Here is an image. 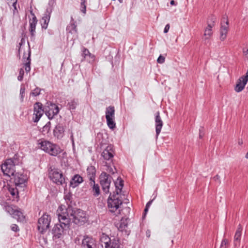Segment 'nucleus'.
<instances>
[{"label": "nucleus", "mask_w": 248, "mask_h": 248, "mask_svg": "<svg viewBox=\"0 0 248 248\" xmlns=\"http://www.w3.org/2000/svg\"><path fill=\"white\" fill-rule=\"evenodd\" d=\"M61 213H65V217L69 219L70 224L73 222L76 224L82 225L87 221L86 213L79 209L74 210L72 207L66 208L63 205L59 206Z\"/></svg>", "instance_id": "f257e3e1"}, {"label": "nucleus", "mask_w": 248, "mask_h": 248, "mask_svg": "<svg viewBox=\"0 0 248 248\" xmlns=\"http://www.w3.org/2000/svg\"><path fill=\"white\" fill-rule=\"evenodd\" d=\"M65 213H61V209H57V215L59 223L55 224L52 230L54 239L61 238L69 229L70 220L65 217Z\"/></svg>", "instance_id": "f03ea898"}, {"label": "nucleus", "mask_w": 248, "mask_h": 248, "mask_svg": "<svg viewBox=\"0 0 248 248\" xmlns=\"http://www.w3.org/2000/svg\"><path fill=\"white\" fill-rule=\"evenodd\" d=\"M19 164L17 155H15L13 158L7 159L1 165V169L3 174L10 177L15 173V166Z\"/></svg>", "instance_id": "7ed1b4c3"}, {"label": "nucleus", "mask_w": 248, "mask_h": 248, "mask_svg": "<svg viewBox=\"0 0 248 248\" xmlns=\"http://www.w3.org/2000/svg\"><path fill=\"white\" fill-rule=\"evenodd\" d=\"M123 203L120 196L117 195L115 192H114L113 195L110 194V195L108 199V205L111 212H115L117 210L118 213L120 214V205Z\"/></svg>", "instance_id": "20e7f679"}, {"label": "nucleus", "mask_w": 248, "mask_h": 248, "mask_svg": "<svg viewBox=\"0 0 248 248\" xmlns=\"http://www.w3.org/2000/svg\"><path fill=\"white\" fill-rule=\"evenodd\" d=\"M39 144L40 145L41 149L51 155L56 156L61 152V150L58 146L48 141L43 140Z\"/></svg>", "instance_id": "39448f33"}, {"label": "nucleus", "mask_w": 248, "mask_h": 248, "mask_svg": "<svg viewBox=\"0 0 248 248\" xmlns=\"http://www.w3.org/2000/svg\"><path fill=\"white\" fill-rule=\"evenodd\" d=\"M50 179L57 185H62L65 183V179L62 172L57 169L50 168L49 171Z\"/></svg>", "instance_id": "423d86ee"}, {"label": "nucleus", "mask_w": 248, "mask_h": 248, "mask_svg": "<svg viewBox=\"0 0 248 248\" xmlns=\"http://www.w3.org/2000/svg\"><path fill=\"white\" fill-rule=\"evenodd\" d=\"M51 217L46 214H44L38 221V230L41 232L44 233L49 227Z\"/></svg>", "instance_id": "0eeeda50"}, {"label": "nucleus", "mask_w": 248, "mask_h": 248, "mask_svg": "<svg viewBox=\"0 0 248 248\" xmlns=\"http://www.w3.org/2000/svg\"><path fill=\"white\" fill-rule=\"evenodd\" d=\"M111 182V177L107 172H103L100 176V182L102 190L105 193L109 192V187Z\"/></svg>", "instance_id": "6e6552de"}, {"label": "nucleus", "mask_w": 248, "mask_h": 248, "mask_svg": "<svg viewBox=\"0 0 248 248\" xmlns=\"http://www.w3.org/2000/svg\"><path fill=\"white\" fill-rule=\"evenodd\" d=\"M5 210L18 221H21L24 219V216L20 209L16 206L7 205L5 206Z\"/></svg>", "instance_id": "1a4fd4ad"}, {"label": "nucleus", "mask_w": 248, "mask_h": 248, "mask_svg": "<svg viewBox=\"0 0 248 248\" xmlns=\"http://www.w3.org/2000/svg\"><path fill=\"white\" fill-rule=\"evenodd\" d=\"M59 112V107L54 103H47L45 108V112L49 119H52Z\"/></svg>", "instance_id": "9d476101"}, {"label": "nucleus", "mask_w": 248, "mask_h": 248, "mask_svg": "<svg viewBox=\"0 0 248 248\" xmlns=\"http://www.w3.org/2000/svg\"><path fill=\"white\" fill-rule=\"evenodd\" d=\"M10 181L13 182L15 184V186H22V185H25L26 181V176L22 173H15L10 177Z\"/></svg>", "instance_id": "9b49d317"}, {"label": "nucleus", "mask_w": 248, "mask_h": 248, "mask_svg": "<svg viewBox=\"0 0 248 248\" xmlns=\"http://www.w3.org/2000/svg\"><path fill=\"white\" fill-rule=\"evenodd\" d=\"M227 18V17L224 16L221 23L219 38L221 41L226 39L229 30V21Z\"/></svg>", "instance_id": "f8f14e48"}, {"label": "nucleus", "mask_w": 248, "mask_h": 248, "mask_svg": "<svg viewBox=\"0 0 248 248\" xmlns=\"http://www.w3.org/2000/svg\"><path fill=\"white\" fill-rule=\"evenodd\" d=\"M44 112H45V109L42 108V104L40 102L35 103L34 105L33 116H35V118L33 117V122H38Z\"/></svg>", "instance_id": "ddd939ff"}, {"label": "nucleus", "mask_w": 248, "mask_h": 248, "mask_svg": "<svg viewBox=\"0 0 248 248\" xmlns=\"http://www.w3.org/2000/svg\"><path fill=\"white\" fill-rule=\"evenodd\" d=\"M82 246L83 248H96V241L92 237L85 236L82 240Z\"/></svg>", "instance_id": "4468645a"}, {"label": "nucleus", "mask_w": 248, "mask_h": 248, "mask_svg": "<svg viewBox=\"0 0 248 248\" xmlns=\"http://www.w3.org/2000/svg\"><path fill=\"white\" fill-rule=\"evenodd\" d=\"M155 132H156V137L157 138L159 135L161 129L162 128L163 123L160 116V113L157 111L155 113Z\"/></svg>", "instance_id": "2eb2a0df"}, {"label": "nucleus", "mask_w": 248, "mask_h": 248, "mask_svg": "<svg viewBox=\"0 0 248 248\" xmlns=\"http://www.w3.org/2000/svg\"><path fill=\"white\" fill-rule=\"evenodd\" d=\"M31 14L32 16V19H30L29 21L30 23V29L29 31L31 33V37H34L35 35V29H36V25L37 23V19L35 16L34 14H33L32 12H31Z\"/></svg>", "instance_id": "dca6fc26"}, {"label": "nucleus", "mask_w": 248, "mask_h": 248, "mask_svg": "<svg viewBox=\"0 0 248 248\" xmlns=\"http://www.w3.org/2000/svg\"><path fill=\"white\" fill-rule=\"evenodd\" d=\"M101 156L105 160H109L113 157V150L111 145L108 146L101 154Z\"/></svg>", "instance_id": "f3484780"}, {"label": "nucleus", "mask_w": 248, "mask_h": 248, "mask_svg": "<svg viewBox=\"0 0 248 248\" xmlns=\"http://www.w3.org/2000/svg\"><path fill=\"white\" fill-rule=\"evenodd\" d=\"M242 230V227L241 225H239L234 237L233 244L235 247H239L240 246Z\"/></svg>", "instance_id": "a211bd4d"}, {"label": "nucleus", "mask_w": 248, "mask_h": 248, "mask_svg": "<svg viewBox=\"0 0 248 248\" xmlns=\"http://www.w3.org/2000/svg\"><path fill=\"white\" fill-rule=\"evenodd\" d=\"M83 181V178L78 174L75 175L70 181V186L73 188L78 186Z\"/></svg>", "instance_id": "6ab92c4d"}, {"label": "nucleus", "mask_w": 248, "mask_h": 248, "mask_svg": "<svg viewBox=\"0 0 248 248\" xmlns=\"http://www.w3.org/2000/svg\"><path fill=\"white\" fill-rule=\"evenodd\" d=\"M50 12L47 10L44 16L42 17L40 22L43 29H46L47 28L50 17Z\"/></svg>", "instance_id": "aec40b11"}, {"label": "nucleus", "mask_w": 248, "mask_h": 248, "mask_svg": "<svg viewBox=\"0 0 248 248\" xmlns=\"http://www.w3.org/2000/svg\"><path fill=\"white\" fill-rule=\"evenodd\" d=\"M27 57L26 58V54H24L23 55V59L25 64V69L26 72H29L31 70V50L29 49L28 53L27 54Z\"/></svg>", "instance_id": "412c9836"}, {"label": "nucleus", "mask_w": 248, "mask_h": 248, "mask_svg": "<svg viewBox=\"0 0 248 248\" xmlns=\"http://www.w3.org/2000/svg\"><path fill=\"white\" fill-rule=\"evenodd\" d=\"M247 83V80L246 79L244 80L243 78H240L237 81L235 91L237 93L241 92L244 89Z\"/></svg>", "instance_id": "4be33fe9"}, {"label": "nucleus", "mask_w": 248, "mask_h": 248, "mask_svg": "<svg viewBox=\"0 0 248 248\" xmlns=\"http://www.w3.org/2000/svg\"><path fill=\"white\" fill-rule=\"evenodd\" d=\"M96 170L94 166H90L87 169V173L88 177L89 178L90 182L94 181L95 177Z\"/></svg>", "instance_id": "5701e85b"}, {"label": "nucleus", "mask_w": 248, "mask_h": 248, "mask_svg": "<svg viewBox=\"0 0 248 248\" xmlns=\"http://www.w3.org/2000/svg\"><path fill=\"white\" fill-rule=\"evenodd\" d=\"M108 245L105 246V248H120V240L118 238H113L108 243Z\"/></svg>", "instance_id": "b1692460"}, {"label": "nucleus", "mask_w": 248, "mask_h": 248, "mask_svg": "<svg viewBox=\"0 0 248 248\" xmlns=\"http://www.w3.org/2000/svg\"><path fill=\"white\" fill-rule=\"evenodd\" d=\"M63 132L64 128L63 126L61 124L57 125L54 129V135L58 138H61L62 137Z\"/></svg>", "instance_id": "393cba45"}, {"label": "nucleus", "mask_w": 248, "mask_h": 248, "mask_svg": "<svg viewBox=\"0 0 248 248\" xmlns=\"http://www.w3.org/2000/svg\"><path fill=\"white\" fill-rule=\"evenodd\" d=\"M115 108L113 106H109L107 108L106 110V118H114Z\"/></svg>", "instance_id": "a878e982"}, {"label": "nucleus", "mask_w": 248, "mask_h": 248, "mask_svg": "<svg viewBox=\"0 0 248 248\" xmlns=\"http://www.w3.org/2000/svg\"><path fill=\"white\" fill-rule=\"evenodd\" d=\"M115 186L116 188L115 193L118 195L121 192L122 189L124 186L123 181L121 179L118 178L117 181L115 182Z\"/></svg>", "instance_id": "bb28decb"}, {"label": "nucleus", "mask_w": 248, "mask_h": 248, "mask_svg": "<svg viewBox=\"0 0 248 248\" xmlns=\"http://www.w3.org/2000/svg\"><path fill=\"white\" fill-rule=\"evenodd\" d=\"M111 238H110L108 235L102 233L100 236V242L101 243V245L102 247H105V246L108 244V242H110Z\"/></svg>", "instance_id": "cd10ccee"}, {"label": "nucleus", "mask_w": 248, "mask_h": 248, "mask_svg": "<svg viewBox=\"0 0 248 248\" xmlns=\"http://www.w3.org/2000/svg\"><path fill=\"white\" fill-rule=\"evenodd\" d=\"M91 186H93V195L95 196H97L100 194V188L98 185H95V181H93L90 182Z\"/></svg>", "instance_id": "c85d7f7f"}, {"label": "nucleus", "mask_w": 248, "mask_h": 248, "mask_svg": "<svg viewBox=\"0 0 248 248\" xmlns=\"http://www.w3.org/2000/svg\"><path fill=\"white\" fill-rule=\"evenodd\" d=\"M127 218H122L120 222L119 226L118 228L119 231H123L125 230V228L127 227Z\"/></svg>", "instance_id": "c756f323"}, {"label": "nucleus", "mask_w": 248, "mask_h": 248, "mask_svg": "<svg viewBox=\"0 0 248 248\" xmlns=\"http://www.w3.org/2000/svg\"><path fill=\"white\" fill-rule=\"evenodd\" d=\"M76 27L75 23H71L67 27L66 31L68 33L76 34L77 32Z\"/></svg>", "instance_id": "7c9ffc66"}, {"label": "nucleus", "mask_w": 248, "mask_h": 248, "mask_svg": "<svg viewBox=\"0 0 248 248\" xmlns=\"http://www.w3.org/2000/svg\"><path fill=\"white\" fill-rule=\"evenodd\" d=\"M8 186L9 192L13 197H15L18 194V190L16 186H15V185L13 186L8 185Z\"/></svg>", "instance_id": "2f4dec72"}, {"label": "nucleus", "mask_w": 248, "mask_h": 248, "mask_svg": "<svg viewBox=\"0 0 248 248\" xmlns=\"http://www.w3.org/2000/svg\"><path fill=\"white\" fill-rule=\"evenodd\" d=\"M212 28H210L209 27L207 26L204 31V40H208L209 39V38L211 37V36L212 34Z\"/></svg>", "instance_id": "473e14b6"}, {"label": "nucleus", "mask_w": 248, "mask_h": 248, "mask_svg": "<svg viewBox=\"0 0 248 248\" xmlns=\"http://www.w3.org/2000/svg\"><path fill=\"white\" fill-rule=\"evenodd\" d=\"M72 195L70 192H68L64 195V198L68 205L67 207L69 206L72 207Z\"/></svg>", "instance_id": "72a5a7b5"}, {"label": "nucleus", "mask_w": 248, "mask_h": 248, "mask_svg": "<svg viewBox=\"0 0 248 248\" xmlns=\"http://www.w3.org/2000/svg\"><path fill=\"white\" fill-rule=\"evenodd\" d=\"M114 118H106L107 125L110 129H113L116 127V124L114 121Z\"/></svg>", "instance_id": "f704fd0d"}, {"label": "nucleus", "mask_w": 248, "mask_h": 248, "mask_svg": "<svg viewBox=\"0 0 248 248\" xmlns=\"http://www.w3.org/2000/svg\"><path fill=\"white\" fill-rule=\"evenodd\" d=\"M77 105H78V100L73 99V100H71L68 103L67 105H68L69 109H74L76 108Z\"/></svg>", "instance_id": "c9c22d12"}, {"label": "nucleus", "mask_w": 248, "mask_h": 248, "mask_svg": "<svg viewBox=\"0 0 248 248\" xmlns=\"http://www.w3.org/2000/svg\"><path fill=\"white\" fill-rule=\"evenodd\" d=\"M215 20L216 18L214 16H210L207 20V26L213 28L215 26Z\"/></svg>", "instance_id": "e433bc0d"}, {"label": "nucleus", "mask_w": 248, "mask_h": 248, "mask_svg": "<svg viewBox=\"0 0 248 248\" xmlns=\"http://www.w3.org/2000/svg\"><path fill=\"white\" fill-rule=\"evenodd\" d=\"M51 123L50 122H47L42 128V132L45 133H48L50 129Z\"/></svg>", "instance_id": "4c0bfd02"}, {"label": "nucleus", "mask_w": 248, "mask_h": 248, "mask_svg": "<svg viewBox=\"0 0 248 248\" xmlns=\"http://www.w3.org/2000/svg\"><path fill=\"white\" fill-rule=\"evenodd\" d=\"M86 0H81L80 11L84 14H86V6L85 4Z\"/></svg>", "instance_id": "58836bf2"}, {"label": "nucleus", "mask_w": 248, "mask_h": 248, "mask_svg": "<svg viewBox=\"0 0 248 248\" xmlns=\"http://www.w3.org/2000/svg\"><path fill=\"white\" fill-rule=\"evenodd\" d=\"M82 55L85 59H88V56H91V53L89 50L85 47L83 48Z\"/></svg>", "instance_id": "ea45409f"}, {"label": "nucleus", "mask_w": 248, "mask_h": 248, "mask_svg": "<svg viewBox=\"0 0 248 248\" xmlns=\"http://www.w3.org/2000/svg\"><path fill=\"white\" fill-rule=\"evenodd\" d=\"M107 171H108V172L111 173V174H114L116 169L115 167H112L110 166H107Z\"/></svg>", "instance_id": "a19ab883"}, {"label": "nucleus", "mask_w": 248, "mask_h": 248, "mask_svg": "<svg viewBox=\"0 0 248 248\" xmlns=\"http://www.w3.org/2000/svg\"><path fill=\"white\" fill-rule=\"evenodd\" d=\"M228 244V241L227 239L224 238L222 240L221 243L220 248H227V246Z\"/></svg>", "instance_id": "79ce46f5"}, {"label": "nucleus", "mask_w": 248, "mask_h": 248, "mask_svg": "<svg viewBox=\"0 0 248 248\" xmlns=\"http://www.w3.org/2000/svg\"><path fill=\"white\" fill-rule=\"evenodd\" d=\"M41 90L39 88H36L34 90L32 91L31 92V94L32 95L36 96L38 95L40 93Z\"/></svg>", "instance_id": "37998d69"}, {"label": "nucleus", "mask_w": 248, "mask_h": 248, "mask_svg": "<svg viewBox=\"0 0 248 248\" xmlns=\"http://www.w3.org/2000/svg\"><path fill=\"white\" fill-rule=\"evenodd\" d=\"M19 76L17 77V79L19 81H21L23 79L24 71L23 68H20L19 72Z\"/></svg>", "instance_id": "c03bdc74"}, {"label": "nucleus", "mask_w": 248, "mask_h": 248, "mask_svg": "<svg viewBox=\"0 0 248 248\" xmlns=\"http://www.w3.org/2000/svg\"><path fill=\"white\" fill-rule=\"evenodd\" d=\"M157 62L159 63H163L165 62V57L162 55H160L157 59Z\"/></svg>", "instance_id": "a18cd8bd"}, {"label": "nucleus", "mask_w": 248, "mask_h": 248, "mask_svg": "<svg viewBox=\"0 0 248 248\" xmlns=\"http://www.w3.org/2000/svg\"><path fill=\"white\" fill-rule=\"evenodd\" d=\"M16 3L14 4H11V5L12 6V7L14 8L13 10V14L16 15V14L18 13V10L16 6Z\"/></svg>", "instance_id": "49530a36"}, {"label": "nucleus", "mask_w": 248, "mask_h": 248, "mask_svg": "<svg viewBox=\"0 0 248 248\" xmlns=\"http://www.w3.org/2000/svg\"><path fill=\"white\" fill-rule=\"evenodd\" d=\"M11 229L14 232H17L19 230L18 227L16 224H13L11 226Z\"/></svg>", "instance_id": "de8ad7c7"}, {"label": "nucleus", "mask_w": 248, "mask_h": 248, "mask_svg": "<svg viewBox=\"0 0 248 248\" xmlns=\"http://www.w3.org/2000/svg\"><path fill=\"white\" fill-rule=\"evenodd\" d=\"M17 0H7V3L9 6H11V4H14L16 3H17Z\"/></svg>", "instance_id": "09e8293b"}, {"label": "nucleus", "mask_w": 248, "mask_h": 248, "mask_svg": "<svg viewBox=\"0 0 248 248\" xmlns=\"http://www.w3.org/2000/svg\"><path fill=\"white\" fill-rule=\"evenodd\" d=\"M170 29V25L169 24H167L164 28V33H167Z\"/></svg>", "instance_id": "8fccbe9b"}, {"label": "nucleus", "mask_w": 248, "mask_h": 248, "mask_svg": "<svg viewBox=\"0 0 248 248\" xmlns=\"http://www.w3.org/2000/svg\"><path fill=\"white\" fill-rule=\"evenodd\" d=\"M155 197L153 200H150V201H149V202L147 203V204H146V206H147V207H149H149H150V205L152 204V202H153V201L154 200V199H155Z\"/></svg>", "instance_id": "3c124183"}, {"label": "nucleus", "mask_w": 248, "mask_h": 248, "mask_svg": "<svg viewBox=\"0 0 248 248\" xmlns=\"http://www.w3.org/2000/svg\"><path fill=\"white\" fill-rule=\"evenodd\" d=\"M241 78H243L244 80H245L246 79L247 81H248V70L246 74V75L245 76H242Z\"/></svg>", "instance_id": "603ef678"}, {"label": "nucleus", "mask_w": 248, "mask_h": 248, "mask_svg": "<svg viewBox=\"0 0 248 248\" xmlns=\"http://www.w3.org/2000/svg\"><path fill=\"white\" fill-rule=\"evenodd\" d=\"M243 53L246 57L248 59V48L246 50L243 49Z\"/></svg>", "instance_id": "864d4df0"}, {"label": "nucleus", "mask_w": 248, "mask_h": 248, "mask_svg": "<svg viewBox=\"0 0 248 248\" xmlns=\"http://www.w3.org/2000/svg\"><path fill=\"white\" fill-rule=\"evenodd\" d=\"M24 92H25L24 88H21L20 90V93L21 95V98L22 100H23V94L24 93Z\"/></svg>", "instance_id": "5fc2aeb1"}, {"label": "nucleus", "mask_w": 248, "mask_h": 248, "mask_svg": "<svg viewBox=\"0 0 248 248\" xmlns=\"http://www.w3.org/2000/svg\"><path fill=\"white\" fill-rule=\"evenodd\" d=\"M94 55L91 54V56H88V59L89 61H93L94 60Z\"/></svg>", "instance_id": "6e6d98bb"}, {"label": "nucleus", "mask_w": 248, "mask_h": 248, "mask_svg": "<svg viewBox=\"0 0 248 248\" xmlns=\"http://www.w3.org/2000/svg\"><path fill=\"white\" fill-rule=\"evenodd\" d=\"M214 179L215 180H219V176L218 175H216L214 177Z\"/></svg>", "instance_id": "4d7b16f0"}, {"label": "nucleus", "mask_w": 248, "mask_h": 248, "mask_svg": "<svg viewBox=\"0 0 248 248\" xmlns=\"http://www.w3.org/2000/svg\"><path fill=\"white\" fill-rule=\"evenodd\" d=\"M24 43V39L22 38V39H21L20 42L19 43V46L20 47Z\"/></svg>", "instance_id": "13d9d810"}, {"label": "nucleus", "mask_w": 248, "mask_h": 248, "mask_svg": "<svg viewBox=\"0 0 248 248\" xmlns=\"http://www.w3.org/2000/svg\"><path fill=\"white\" fill-rule=\"evenodd\" d=\"M148 208L149 207H147V206L145 207V208L144 209V214L145 215L147 213V212H148Z\"/></svg>", "instance_id": "bf43d9fd"}, {"label": "nucleus", "mask_w": 248, "mask_h": 248, "mask_svg": "<svg viewBox=\"0 0 248 248\" xmlns=\"http://www.w3.org/2000/svg\"><path fill=\"white\" fill-rule=\"evenodd\" d=\"M170 4L171 5H176L175 4V2L174 0H172L170 1Z\"/></svg>", "instance_id": "052dcab7"}, {"label": "nucleus", "mask_w": 248, "mask_h": 248, "mask_svg": "<svg viewBox=\"0 0 248 248\" xmlns=\"http://www.w3.org/2000/svg\"><path fill=\"white\" fill-rule=\"evenodd\" d=\"M70 138H71V140L72 141L73 144H74V141L73 135L72 134L71 135Z\"/></svg>", "instance_id": "680f3d73"}, {"label": "nucleus", "mask_w": 248, "mask_h": 248, "mask_svg": "<svg viewBox=\"0 0 248 248\" xmlns=\"http://www.w3.org/2000/svg\"><path fill=\"white\" fill-rule=\"evenodd\" d=\"M245 157L248 159V152L246 154Z\"/></svg>", "instance_id": "e2e57ef3"}, {"label": "nucleus", "mask_w": 248, "mask_h": 248, "mask_svg": "<svg viewBox=\"0 0 248 248\" xmlns=\"http://www.w3.org/2000/svg\"><path fill=\"white\" fill-rule=\"evenodd\" d=\"M242 143H243L242 140L239 141V142H238L239 144H242Z\"/></svg>", "instance_id": "0e129e2a"}, {"label": "nucleus", "mask_w": 248, "mask_h": 248, "mask_svg": "<svg viewBox=\"0 0 248 248\" xmlns=\"http://www.w3.org/2000/svg\"><path fill=\"white\" fill-rule=\"evenodd\" d=\"M118 1L120 2V3L123 2V0H118Z\"/></svg>", "instance_id": "69168bd1"}, {"label": "nucleus", "mask_w": 248, "mask_h": 248, "mask_svg": "<svg viewBox=\"0 0 248 248\" xmlns=\"http://www.w3.org/2000/svg\"><path fill=\"white\" fill-rule=\"evenodd\" d=\"M200 138H202V135H201V132H200Z\"/></svg>", "instance_id": "338daca9"}]
</instances>
